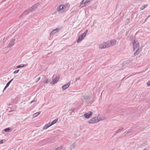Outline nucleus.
Listing matches in <instances>:
<instances>
[{
	"label": "nucleus",
	"instance_id": "obj_1",
	"mask_svg": "<svg viewBox=\"0 0 150 150\" xmlns=\"http://www.w3.org/2000/svg\"><path fill=\"white\" fill-rule=\"evenodd\" d=\"M132 42L133 45V51L135 52L134 54L135 55H136L140 52L139 50V44L138 41L136 40H133Z\"/></svg>",
	"mask_w": 150,
	"mask_h": 150
},
{
	"label": "nucleus",
	"instance_id": "obj_2",
	"mask_svg": "<svg viewBox=\"0 0 150 150\" xmlns=\"http://www.w3.org/2000/svg\"><path fill=\"white\" fill-rule=\"evenodd\" d=\"M38 3L35 4L34 6H33L32 7L30 8L29 9H28L27 10L25 11L20 17L19 18H21L23 16L29 13H31L33 11L35 10L37 8L38 6Z\"/></svg>",
	"mask_w": 150,
	"mask_h": 150
},
{
	"label": "nucleus",
	"instance_id": "obj_3",
	"mask_svg": "<svg viewBox=\"0 0 150 150\" xmlns=\"http://www.w3.org/2000/svg\"><path fill=\"white\" fill-rule=\"evenodd\" d=\"M57 11L59 12H64L67 11L66 6L61 5L58 6L57 8Z\"/></svg>",
	"mask_w": 150,
	"mask_h": 150
},
{
	"label": "nucleus",
	"instance_id": "obj_4",
	"mask_svg": "<svg viewBox=\"0 0 150 150\" xmlns=\"http://www.w3.org/2000/svg\"><path fill=\"white\" fill-rule=\"evenodd\" d=\"M88 30H86L83 34L81 35L78 37V38L77 40V42L78 43H79L86 36L87 33L88 32Z\"/></svg>",
	"mask_w": 150,
	"mask_h": 150
},
{
	"label": "nucleus",
	"instance_id": "obj_5",
	"mask_svg": "<svg viewBox=\"0 0 150 150\" xmlns=\"http://www.w3.org/2000/svg\"><path fill=\"white\" fill-rule=\"evenodd\" d=\"M90 0H83L80 3L79 7H81V8L85 7L86 4H88L90 1Z\"/></svg>",
	"mask_w": 150,
	"mask_h": 150
},
{
	"label": "nucleus",
	"instance_id": "obj_6",
	"mask_svg": "<svg viewBox=\"0 0 150 150\" xmlns=\"http://www.w3.org/2000/svg\"><path fill=\"white\" fill-rule=\"evenodd\" d=\"M99 121L98 117H95L90 120L88 122L89 124H93Z\"/></svg>",
	"mask_w": 150,
	"mask_h": 150
},
{
	"label": "nucleus",
	"instance_id": "obj_7",
	"mask_svg": "<svg viewBox=\"0 0 150 150\" xmlns=\"http://www.w3.org/2000/svg\"><path fill=\"white\" fill-rule=\"evenodd\" d=\"M116 42L117 41L115 40H109L107 42L109 47L114 45L116 43Z\"/></svg>",
	"mask_w": 150,
	"mask_h": 150
},
{
	"label": "nucleus",
	"instance_id": "obj_8",
	"mask_svg": "<svg viewBox=\"0 0 150 150\" xmlns=\"http://www.w3.org/2000/svg\"><path fill=\"white\" fill-rule=\"evenodd\" d=\"M109 47L107 42L103 43V44L100 45L99 46L100 48H105L107 47Z\"/></svg>",
	"mask_w": 150,
	"mask_h": 150
},
{
	"label": "nucleus",
	"instance_id": "obj_9",
	"mask_svg": "<svg viewBox=\"0 0 150 150\" xmlns=\"http://www.w3.org/2000/svg\"><path fill=\"white\" fill-rule=\"evenodd\" d=\"M15 39H13L11 40L10 41V42H9L8 45V47H11L13 46L14 45L15 43Z\"/></svg>",
	"mask_w": 150,
	"mask_h": 150
},
{
	"label": "nucleus",
	"instance_id": "obj_10",
	"mask_svg": "<svg viewBox=\"0 0 150 150\" xmlns=\"http://www.w3.org/2000/svg\"><path fill=\"white\" fill-rule=\"evenodd\" d=\"M61 29V28H57L52 30L51 33L50 35H52L54 34H55L60 31Z\"/></svg>",
	"mask_w": 150,
	"mask_h": 150
},
{
	"label": "nucleus",
	"instance_id": "obj_11",
	"mask_svg": "<svg viewBox=\"0 0 150 150\" xmlns=\"http://www.w3.org/2000/svg\"><path fill=\"white\" fill-rule=\"evenodd\" d=\"M93 113L91 112H89L88 113H85L84 116L86 118H89L92 115Z\"/></svg>",
	"mask_w": 150,
	"mask_h": 150
},
{
	"label": "nucleus",
	"instance_id": "obj_12",
	"mask_svg": "<svg viewBox=\"0 0 150 150\" xmlns=\"http://www.w3.org/2000/svg\"><path fill=\"white\" fill-rule=\"evenodd\" d=\"M71 83V81H69L67 83L64 85L62 86V88L63 90H65L67 89Z\"/></svg>",
	"mask_w": 150,
	"mask_h": 150
},
{
	"label": "nucleus",
	"instance_id": "obj_13",
	"mask_svg": "<svg viewBox=\"0 0 150 150\" xmlns=\"http://www.w3.org/2000/svg\"><path fill=\"white\" fill-rule=\"evenodd\" d=\"M59 78L57 77H56L53 81L50 82V83L53 84L56 83L59 80Z\"/></svg>",
	"mask_w": 150,
	"mask_h": 150
},
{
	"label": "nucleus",
	"instance_id": "obj_14",
	"mask_svg": "<svg viewBox=\"0 0 150 150\" xmlns=\"http://www.w3.org/2000/svg\"><path fill=\"white\" fill-rule=\"evenodd\" d=\"M124 129L122 127H121L119 129H118L115 132V133L114 134V135L115 136L116 134L118 133L119 132L121 131Z\"/></svg>",
	"mask_w": 150,
	"mask_h": 150
},
{
	"label": "nucleus",
	"instance_id": "obj_15",
	"mask_svg": "<svg viewBox=\"0 0 150 150\" xmlns=\"http://www.w3.org/2000/svg\"><path fill=\"white\" fill-rule=\"evenodd\" d=\"M51 125L50 123L46 124L43 127V129H45L50 127Z\"/></svg>",
	"mask_w": 150,
	"mask_h": 150
},
{
	"label": "nucleus",
	"instance_id": "obj_16",
	"mask_svg": "<svg viewBox=\"0 0 150 150\" xmlns=\"http://www.w3.org/2000/svg\"><path fill=\"white\" fill-rule=\"evenodd\" d=\"M27 65L25 64H21L18 66L17 67V68H20L21 67H25L27 66Z\"/></svg>",
	"mask_w": 150,
	"mask_h": 150
},
{
	"label": "nucleus",
	"instance_id": "obj_17",
	"mask_svg": "<svg viewBox=\"0 0 150 150\" xmlns=\"http://www.w3.org/2000/svg\"><path fill=\"white\" fill-rule=\"evenodd\" d=\"M58 120V119H55V120H54L53 121H52L51 123H50V124H51V125H54V124H55V123H56L57 122Z\"/></svg>",
	"mask_w": 150,
	"mask_h": 150
},
{
	"label": "nucleus",
	"instance_id": "obj_18",
	"mask_svg": "<svg viewBox=\"0 0 150 150\" xmlns=\"http://www.w3.org/2000/svg\"><path fill=\"white\" fill-rule=\"evenodd\" d=\"M40 112H37L36 113H35L33 114V117H35L40 115Z\"/></svg>",
	"mask_w": 150,
	"mask_h": 150
},
{
	"label": "nucleus",
	"instance_id": "obj_19",
	"mask_svg": "<svg viewBox=\"0 0 150 150\" xmlns=\"http://www.w3.org/2000/svg\"><path fill=\"white\" fill-rule=\"evenodd\" d=\"M147 4L143 5L140 7V9L141 10H142L146 8L147 7Z\"/></svg>",
	"mask_w": 150,
	"mask_h": 150
},
{
	"label": "nucleus",
	"instance_id": "obj_20",
	"mask_svg": "<svg viewBox=\"0 0 150 150\" xmlns=\"http://www.w3.org/2000/svg\"><path fill=\"white\" fill-rule=\"evenodd\" d=\"M13 80V79H11L10 81H9L6 84V88H7L9 85L10 84V83H11V81Z\"/></svg>",
	"mask_w": 150,
	"mask_h": 150
},
{
	"label": "nucleus",
	"instance_id": "obj_21",
	"mask_svg": "<svg viewBox=\"0 0 150 150\" xmlns=\"http://www.w3.org/2000/svg\"><path fill=\"white\" fill-rule=\"evenodd\" d=\"M55 150H64L62 147H57Z\"/></svg>",
	"mask_w": 150,
	"mask_h": 150
},
{
	"label": "nucleus",
	"instance_id": "obj_22",
	"mask_svg": "<svg viewBox=\"0 0 150 150\" xmlns=\"http://www.w3.org/2000/svg\"><path fill=\"white\" fill-rule=\"evenodd\" d=\"M50 81L48 79H46L44 81V83H47L48 82H50Z\"/></svg>",
	"mask_w": 150,
	"mask_h": 150
},
{
	"label": "nucleus",
	"instance_id": "obj_23",
	"mask_svg": "<svg viewBox=\"0 0 150 150\" xmlns=\"http://www.w3.org/2000/svg\"><path fill=\"white\" fill-rule=\"evenodd\" d=\"M10 130V129L9 128H7L5 129H4V131L6 132H7L8 131Z\"/></svg>",
	"mask_w": 150,
	"mask_h": 150
},
{
	"label": "nucleus",
	"instance_id": "obj_24",
	"mask_svg": "<svg viewBox=\"0 0 150 150\" xmlns=\"http://www.w3.org/2000/svg\"><path fill=\"white\" fill-rule=\"evenodd\" d=\"M19 69H18V70H16V71H15L13 72V73H14V74L17 73H18L19 72Z\"/></svg>",
	"mask_w": 150,
	"mask_h": 150
},
{
	"label": "nucleus",
	"instance_id": "obj_25",
	"mask_svg": "<svg viewBox=\"0 0 150 150\" xmlns=\"http://www.w3.org/2000/svg\"><path fill=\"white\" fill-rule=\"evenodd\" d=\"M37 101V100H35V99H34V100L32 101L31 102H30V103H33V102H36Z\"/></svg>",
	"mask_w": 150,
	"mask_h": 150
},
{
	"label": "nucleus",
	"instance_id": "obj_26",
	"mask_svg": "<svg viewBox=\"0 0 150 150\" xmlns=\"http://www.w3.org/2000/svg\"><path fill=\"white\" fill-rule=\"evenodd\" d=\"M147 84L148 86H150V81H149L147 83Z\"/></svg>",
	"mask_w": 150,
	"mask_h": 150
},
{
	"label": "nucleus",
	"instance_id": "obj_27",
	"mask_svg": "<svg viewBox=\"0 0 150 150\" xmlns=\"http://www.w3.org/2000/svg\"><path fill=\"white\" fill-rule=\"evenodd\" d=\"M4 143V140H0V144H2Z\"/></svg>",
	"mask_w": 150,
	"mask_h": 150
},
{
	"label": "nucleus",
	"instance_id": "obj_28",
	"mask_svg": "<svg viewBox=\"0 0 150 150\" xmlns=\"http://www.w3.org/2000/svg\"><path fill=\"white\" fill-rule=\"evenodd\" d=\"M80 79V77L78 78H76V81H77L78 80H79Z\"/></svg>",
	"mask_w": 150,
	"mask_h": 150
},
{
	"label": "nucleus",
	"instance_id": "obj_29",
	"mask_svg": "<svg viewBox=\"0 0 150 150\" xmlns=\"http://www.w3.org/2000/svg\"><path fill=\"white\" fill-rule=\"evenodd\" d=\"M40 77H39V78H38L37 79H36V80H37L36 82H37L38 81H39L40 80Z\"/></svg>",
	"mask_w": 150,
	"mask_h": 150
},
{
	"label": "nucleus",
	"instance_id": "obj_30",
	"mask_svg": "<svg viewBox=\"0 0 150 150\" xmlns=\"http://www.w3.org/2000/svg\"><path fill=\"white\" fill-rule=\"evenodd\" d=\"M74 145H71L70 146V148L72 149V148H73Z\"/></svg>",
	"mask_w": 150,
	"mask_h": 150
},
{
	"label": "nucleus",
	"instance_id": "obj_31",
	"mask_svg": "<svg viewBox=\"0 0 150 150\" xmlns=\"http://www.w3.org/2000/svg\"><path fill=\"white\" fill-rule=\"evenodd\" d=\"M6 88V86H5V87H4V90H3V91H4V90L6 89V88Z\"/></svg>",
	"mask_w": 150,
	"mask_h": 150
},
{
	"label": "nucleus",
	"instance_id": "obj_32",
	"mask_svg": "<svg viewBox=\"0 0 150 150\" xmlns=\"http://www.w3.org/2000/svg\"><path fill=\"white\" fill-rule=\"evenodd\" d=\"M143 150H148L147 149H143Z\"/></svg>",
	"mask_w": 150,
	"mask_h": 150
}]
</instances>
